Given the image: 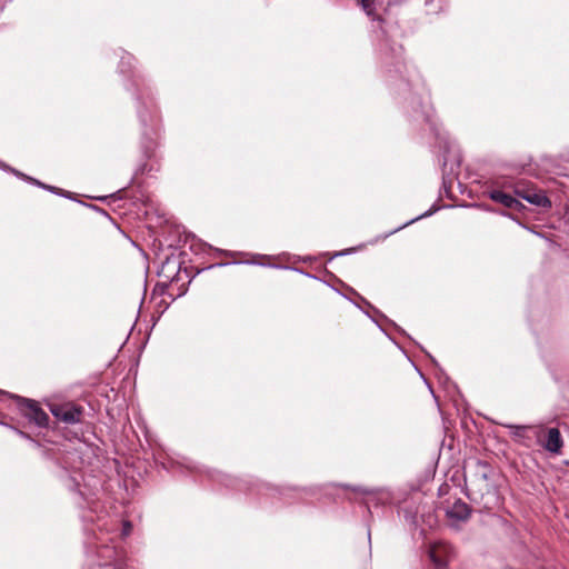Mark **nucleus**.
Returning a JSON list of instances; mask_svg holds the SVG:
<instances>
[{"mask_svg": "<svg viewBox=\"0 0 569 569\" xmlns=\"http://www.w3.org/2000/svg\"><path fill=\"white\" fill-rule=\"evenodd\" d=\"M26 180L31 182V183H33V184H36V186H38V187H40V188H42V189L44 188V184H46V183H43V182H41V181H39V180L34 179V178L28 177V176L26 177Z\"/></svg>", "mask_w": 569, "mask_h": 569, "instance_id": "obj_15", "label": "nucleus"}, {"mask_svg": "<svg viewBox=\"0 0 569 569\" xmlns=\"http://www.w3.org/2000/svg\"><path fill=\"white\" fill-rule=\"evenodd\" d=\"M340 487L346 490H351L355 493H359L362 496H371L375 493L373 489H369V488L361 487V486L340 485Z\"/></svg>", "mask_w": 569, "mask_h": 569, "instance_id": "obj_12", "label": "nucleus"}, {"mask_svg": "<svg viewBox=\"0 0 569 569\" xmlns=\"http://www.w3.org/2000/svg\"><path fill=\"white\" fill-rule=\"evenodd\" d=\"M541 439L536 440L535 443L542 447L551 455H560L563 447V439L558 428L542 427Z\"/></svg>", "mask_w": 569, "mask_h": 569, "instance_id": "obj_7", "label": "nucleus"}, {"mask_svg": "<svg viewBox=\"0 0 569 569\" xmlns=\"http://www.w3.org/2000/svg\"><path fill=\"white\" fill-rule=\"evenodd\" d=\"M428 214H429V212L422 213V214L420 216V218L426 217V216H428ZM418 219H419V217H418V218H416V219H412L409 223H411V222H413V221H416V220H418Z\"/></svg>", "mask_w": 569, "mask_h": 569, "instance_id": "obj_18", "label": "nucleus"}, {"mask_svg": "<svg viewBox=\"0 0 569 569\" xmlns=\"http://www.w3.org/2000/svg\"><path fill=\"white\" fill-rule=\"evenodd\" d=\"M3 1L4 0H0V10L3 8Z\"/></svg>", "mask_w": 569, "mask_h": 569, "instance_id": "obj_20", "label": "nucleus"}, {"mask_svg": "<svg viewBox=\"0 0 569 569\" xmlns=\"http://www.w3.org/2000/svg\"><path fill=\"white\" fill-rule=\"evenodd\" d=\"M17 407L20 413L40 428H46L49 425L48 413L40 407V403L33 399L14 396Z\"/></svg>", "mask_w": 569, "mask_h": 569, "instance_id": "obj_1", "label": "nucleus"}, {"mask_svg": "<svg viewBox=\"0 0 569 569\" xmlns=\"http://www.w3.org/2000/svg\"><path fill=\"white\" fill-rule=\"evenodd\" d=\"M184 279L188 278L187 269L183 270ZM159 277L162 278V281L159 286L163 287H173L178 284L180 280H183L181 274V263L176 258H168L162 264L158 272Z\"/></svg>", "mask_w": 569, "mask_h": 569, "instance_id": "obj_4", "label": "nucleus"}, {"mask_svg": "<svg viewBox=\"0 0 569 569\" xmlns=\"http://www.w3.org/2000/svg\"><path fill=\"white\" fill-rule=\"evenodd\" d=\"M489 198L492 201L515 211H521L525 208V206L516 197L502 190L489 191Z\"/></svg>", "mask_w": 569, "mask_h": 569, "instance_id": "obj_9", "label": "nucleus"}, {"mask_svg": "<svg viewBox=\"0 0 569 569\" xmlns=\"http://www.w3.org/2000/svg\"><path fill=\"white\" fill-rule=\"evenodd\" d=\"M492 467L483 460H476L473 463V477L477 480L487 482L492 475Z\"/></svg>", "mask_w": 569, "mask_h": 569, "instance_id": "obj_10", "label": "nucleus"}, {"mask_svg": "<svg viewBox=\"0 0 569 569\" xmlns=\"http://www.w3.org/2000/svg\"><path fill=\"white\" fill-rule=\"evenodd\" d=\"M46 190L52 192V193H56L58 196H61V197H66V198H70L71 197V192L69 191H66L63 189H60L58 187H54V186H49V184H44V188Z\"/></svg>", "mask_w": 569, "mask_h": 569, "instance_id": "obj_13", "label": "nucleus"}, {"mask_svg": "<svg viewBox=\"0 0 569 569\" xmlns=\"http://www.w3.org/2000/svg\"><path fill=\"white\" fill-rule=\"evenodd\" d=\"M352 250H353V249H349V250L341 251V252H336V253L333 254V257H338V256L347 254V253H349V252H350V251H352Z\"/></svg>", "mask_w": 569, "mask_h": 569, "instance_id": "obj_17", "label": "nucleus"}, {"mask_svg": "<svg viewBox=\"0 0 569 569\" xmlns=\"http://www.w3.org/2000/svg\"><path fill=\"white\" fill-rule=\"evenodd\" d=\"M50 411L54 418L69 425L81 422L83 417V408L72 402L51 405Z\"/></svg>", "mask_w": 569, "mask_h": 569, "instance_id": "obj_5", "label": "nucleus"}, {"mask_svg": "<svg viewBox=\"0 0 569 569\" xmlns=\"http://www.w3.org/2000/svg\"><path fill=\"white\" fill-rule=\"evenodd\" d=\"M428 553L433 569H449L448 563L456 557L453 547L446 541L430 543Z\"/></svg>", "mask_w": 569, "mask_h": 569, "instance_id": "obj_3", "label": "nucleus"}, {"mask_svg": "<svg viewBox=\"0 0 569 569\" xmlns=\"http://www.w3.org/2000/svg\"><path fill=\"white\" fill-rule=\"evenodd\" d=\"M0 168H8V164L2 162V161H0Z\"/></svg>", "mask_w": 569, "mask_h": 569, "instance_id": "obj_19", "label": "nucleus"}, {"mask_svg": "<svg viewBox=\"0 0 569 569\" xmlns=\"http://www.w3.org/2000/svg\"><path fill=\"white\" fill-rule=\"evenodd\" d=\"M507 428L511 430L512 438L521 445L530 448L536 440L541 439V426H518L508 425Z\"/></svg>", "mask_w": 569, "mask_h": 569, "instance_id": "obj_6", "label": "nucleus"}, {"mask_svg": "<svg viewBox=\"0 0 569 569\" xmlns=\"http://www.w3.org/2000/svg\"><path fill=\"white\" fill-rule=\"evenodd\" d=\"M376 0H360V4L365 12L372 17L373 20H378L380 22H383V19L380 16H375L376 7H375Z\"/></svg>", "mask_w": 569, "mask_h": 569, "instance_id": "obj_11", "label": "nucleus"}, {"mask_svg": "<svg viewBox=\"0 0 569 569\" xmlns=\"http://www.w3.org/2000/svg\"><path fill=\"white\" fill-rule=\"evenodd\" d=\"M513 193L516 194L517 199L521 198L531 204L542 208L551 207V201L541 190H538L532 184H528L523 181L515 183Z\"/></svg>", "mask_w": 569, "mask_h": 569, "instance_id": "obj_2", "label": "nucleus"}, {"mask_svg": "<svg viewBox=\"0 0 569 569\" xmlns=\"http://www.w3.org/2000/svg\"><path fill=\"white\" fill-rule=\"evenodd\" d=\"M132 60H133V58L131 56L123 57L121 60V64L122 66L127 64L128 67H131Z\"/></svg>", "mask_w": 569, "mask_h": 569, "instance_id": "obj_16", "label": "nucleus"}, {"mask_svg": "<svg viewBox=\"0 0 569 569\" xmlns=\"http://www.w3.org/2000/svg\"><path fill=\"white\" fill-rule=\"evenodd\" d=\"M2 169H3V170H7V171H10V172H12L13 174H16L17 177H20V178H22V179H24V180H26V177H27V176H26L24 173H22V172H20V171H18V170H16L14 168H11L10 166H8V168H2Z\"/></svg>", "mask_w": 569, "mask_h": 569, "instance_id": "obj_14", "label": "nucleus"}, {"mask_svg": "<svg viewBox=\"0 0 569 569\" xmlns=\"http://www.w3.org/2000/svg\"><path fill=\"white\" fill-rule=\"evenodd\" d=\"M472 508L461 499H457L453 505L446 510V517L452 523L466 522L469 520Z\"/></svg>", "mask_w": 569, "mask_h": 569, "instance_id": "obj_8", "label": "nucleus"}]
</instances>
